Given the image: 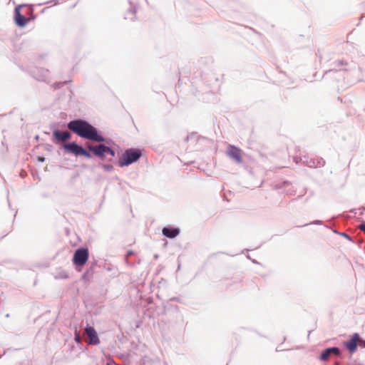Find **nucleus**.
<instances>
[{
	"instance_id": "obj_1",
	"label": "nucleus",
	"mask_w": 365,
	"mask_h": 365,
	"mask_svg": "<svg viewBox=\"0 0 365 365\" xmlns=\"http://www.w3.org/2000/svg\"><path fill=\"white\" fill-rule=\"evenodd\" d=\"M68 128L81 138L96 142L105 140L104 138L98 133L97 129L86 120H71L68 123Z\"/></svg>"
},
{
	"instance_id": "obj_2",
	"label": "nucleus",
	"mask_w": 365,
	"mask_h": 365,
	"mask_svg": "<svg viewBox=\"0 0 365 365\" xmlns=\"http://www.w3.org/2000/svg\"><path fill=\"white\" fill-rule=\"evenodd\" d=\"M141 155L138 150L128 149L123 154L122 157L118 160L120 167L128 165L133 162L136 161Z\"/></svg>"
},
{
	"instance_id": "obj_3",
	"label": "nucleus",
	"mask_w": 365,
	"mask_h": 365,
	"mask_svg": "<svg viewBox=\"0 0 365 365\" xmlns=\"http://www.w3.org/2000/svg\"><path fill=\"white\" fill-rule=\"evenodd\" d=\"M89 252L87 248H80L76 250L73 257V263L76 266H83L88 261Z\"/></svg>"
},
{
	"instance_id": "obj_4",
	"label": "nucleus",
	"mask_w": 365,
	"mask_h": 365,
	"mask_svg": "<svg viewBox=\"0 0 365 365\" xmlns=\"http://www.w3.org/2000/svg\"><path fill=\"white\" fill-rule=\"evenodd\" d=\"M63 148L68 153H73L76 155H82L87 158H90L91 157V154L86 149L76 143L64 144Z\"/></svg>"
},
{
	"instance_id": "obj_5",
	"label": "nucleus",
	"mask_w": 365,
	"mask_h": 365,
	"mask_svg": "<svg viewBox=\"0 0 365 365\" xmlns=\"http://www.w3.org/2000/svg\"><path fill=\"white\" fill-rule=\"evenodd\" d=\"M88 148L94 155L101 158L105 157L107 154H110L112 157L115 155L114 151L105 145L101 144L96 146L88 145Z\"/></svg>"
},
{
	"instance_id": "obj_6",
	"label": "nucleus",
	"mask_w": 365,
	"mask_h": 365,
	"mask_svg": "<svg viewBox=\"0 0 365 365\" xmlns=\"http://www.w3.org/2000/svg\"><path fill=\"white\" fill-rule=\"evenodd\" d=\"M227 153L228 156L234 159L237 163H242V151L240 148L234 145H229Z\"/></svg>"
},
{
	"instance_id": "obj_7",
	"label": "nucleus",
	"mask_w": 365,
	"mask_h": 365,
	"mask_svg": "<svg viewBox=\"0 0 365 365\" xmlns=\"http://www.w3.org/2000/svg\"><path fill=\"white\" fill-rule=\"evenodd\" d=\"M53 138L55 143H63L71 138V133L68 131L61 132L55 130L53 132Z\"/></svg>"
},
{
	"instance_id": "obj_8",
	"label": "nucleus",
	"mask_w": 365,
	"mask_h": 365,
	"mask_svg": "<svg viewBox=\"0 0 365 365\" xmlns=\"http://www.w3.org/2000/svg\"><path fill=\"white\" fill-rule=\"evenodd\" d=\"M359 335L358 334H354L350 340L345 342V346L350 353L356 351L357 344H359Z\"/></svg>"
},
{
	"instance_id": "obj_9",
	"label": "nucleus",
	"mask_w": 365,
	"mask_h": 365,
	"mask_svg": "<svg viewBox=\"0 0 365 365\" xmlns=\"http://www.w3.org/2000/svg\"><path fill=\"white\" fill-rule=\"evenodd\" d=\"M85 331L89 338V344H98L100 343V340L94 328L91 327H86Z\"/></svg>"
},
{
	"instance_id": "obj_10",
	"label": "nucleus",
	"mask_w": 365,
	"mask_h": 365,
	"mask_svg": "<svg viewBox=\"0 0 365 365\" xmlns=\"http://www.w3.org/2000/svg\"><path fill=\"white\" fill-rule=\"evenodd\" d=\"M340 353L339 348L332 347L325 349L321 354L320 359L323 361H327L331 354H334L338 356Z\"/></svg>"
},
{
	"instance_id": "obj_11",
	"label": "nucleus",
	"mask_w": 365,
	"mask_h": 365,
	"mask_svg": "<svg viewBox=\"0 0 365 365\" xmlns=\"http://www.w3.org/2000/svg\"><path fill=\"white\" fill-rule=\"evenodd\" d=\"M15 21L18 26L23 27V26H26L27 22L29 21V19H27V18L24 17L23 15H21L20 14L19 9H16V10H15Z\"/></svg>"
},
{
	"instance_id": "obj_12",
	"label": "nucleus",
	"mask_w": 365,
	"mask_h": 365,
	"mask_svg": "<svg viewBox=\"0 0 365 365\" xmlns=\"http://www.w3.org/2000/svg\"><path fill=\"white\" fill-rule=\"evenodd\" d=\"M162 232L163 235L168 238H174L179 235L180 230L178 228L164 227Z\"/></svg>"
},
{
	"instance_id": "obj_13",
	"label": "nucleus",
	"mask_w": 365,
	"mask_h": 365,
	"mask_svg": "<svg viewBox=\"0 0 365 365\" xmlns=\"http://www.w3.org/2000/svg\"><path fill=\"white\" fill-rule=\"evenodd\" d=\"M359 344L365 347V341L359 337Z\"/></svg>"
},
{
	"instance_id": "obj_14",
	"label": "nucleus",
	"mask_w": 365,
	"mask_h": 365,
	"mask_svg": "<svg viewBox=\"0 0 365 365\" xmlns=\"http://www.w3.org/2000/svg\"><path fill=\"white\" fill-rule=\"evenodd\" d=\"M359 229L365 233V224H361L359 226Z\"/></svg>"
},
{
	"instance_id": "obj_15",
	"label": "nucleus",
	"mask_w": 365,
	"mask_h": 365,
	"mask_svg": "<svg viewBox=\"0 0 365 365\" xmlns=\"http://www.w3.org/2000/svg\"><path fill=\"white\" fill-rule=\"evenodd\" d=\"M39 160L41 161V162H43L44 161V158H40Z\"/></svg>"
}]
</instances>
